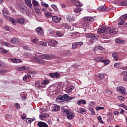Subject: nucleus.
Here are the masks:
<instances>
[{"mask_svg": "<svg viewBox=\"0 0 127 127\" xmlns=\"http://www.w3.org/2000/svg\"><path fill=\"white\" fill-rule=\"evenodd\" d=\"M81 10L82 8H81V7H76L74 9V12L75 13H79L81 12Z\"/></svg>", "mask_w": 127, "mask_h": 127, "instance_id": "obj_28", "label": "nucleus"}, {"mask_svg": "<svg viewBox=\"0 0 127 127\" xmlns=\"http://www.w3.org/2000/svg\"><path fill=\"white\" fill-rule=\"evenodd\" d=\"M57 99L60 100L62 102H64L66 100V103H69L71 100L74 99V97H69L67 94H64L63 96L59 95L58 96Z\"/></svg>", "mask_w": 127, "mask_h": 127, "instance_id": "obj_4", "label": "nucleus"}, {"mask_svg": "<svg viewBox=\"0 0 127 127\" xmlns=\"http://www.w3.org/2000/svg\"><path fill=\"white\" fill-rule=\"evenodd\" d=\"M84 21H94V18L92 17H85L84 18Z\"/></svg>", "mask_w": 127, "mask_h": 127, "instance_id": "obj_22", "label": "nucleus"}, {"mask_svg": "<svg viewBox=\"0 0 127 127\" xmlns=\"http://www.w3.org/2000/svg\"><path fill=\"white\" fill-rule=\"evenodd\" d=\"M49 76H51V78H59V77H60V74L58 72L50 73Z\"/></svg>", "mask_w": 127, "mask_h": 127, "instance_id": "obj_11", "label": "nucleus"}, {"mask_svg": "<svg viewBox=\"0 0 127 127\" xmlns=\"http://www.w3.org/2000/svg\"><path fill=\"white\" fill-rule=\"evenodd\" d=\"M49 34H52V35H55V34H56V32L54 30L50 29L49 31Z\"/></svg>", "mask_w": 127, "mask_h": 127, "instance_id": "obj_37", "label": "nucleus"}, {"mask_svg": "<svg viewBox=\"0 0 127 127\" xmlns=\"http://www.w3.org/2000/svg\"><path fill=\"white\" fill-rule=\"evenodd\" d=\"M9 21L10 22H12L14 24V25H16V22H18V23H19L20 24H23L24 23L25 20L23 18H20L18 19H17L16 21H15V19L13 18H11L9 19Z\"/></svg>", "mask_w": 127, "mask_h": 127, "instance_id": "obj_5", "label": "nucleus"}, {"mask_svg": "<svg viewBox=\"0 0 127 127\" xmlns=\"http://www.w3.org/2000/svg\"><path fill=\"white\" fill-rule=\"evenodd\" d=\"M44 14L46 18H50L51 17H52V14L51 12H46Z\"/></svg>", "mask_w": 127, "mask_h": 127, "instance_id": "obj_25", "label": "nucleus"}, {"mask_svg": "<svg viewBox=\"0 0 127 127\" xmlns=\"http://www.w3.org/2000/svg\"><path fill=\"white\" fill-rule=\"evenodd\" d=\"M4 63L0 61V67L2 68V67H4Z\"/></svg>", "mask_w": 127, "mask_h": 127, "instance_id": "obj_60", "label": "nucleus"}, {"mask_svg": "<svg viewBox=\"0 0 127 127\" xmlns=\"http://www.w3.org/2000/svg\"><path fill=\"white\" fill-rule=\"evenodd\" d=\"M26 4L30 8H32V4L31 3V1L30 0H24Z\"/></svg>", "mask_w": 127, "mask_h": 127, "instance_id": "obj_19", "label": "nucleus"}, {"mask_svg": "<svg viewBox=\"0 0 127 127\" xmlns=\"http://www.w3.org/2000/svg\"><path fill=\"white\" fill-rule=\"evenodd\" d=\"M40 56H41V58L42 59H50L51 58H52V56L48 54L42 55V54H41V55H40Z\"/></svg>", "mask_w": 127, "mask_h": 127, "instance_id": "obj_12", "label": "nucleus"}, {"mask_svg": "<svg viewBox=\"0 0 127 127\" xmlns=\"http://www.w3.org/2000/svg\"><path fill=\"white\" fill-rule=\"evenodd\" d=\"M5 73V70H4L3 69H0V74L3 75H4Z\"/></svg>", "mask_w": 127, "mask_h": 127, "instance_id": "obj_55", "label": "nucleus"}, {"mask_svg": "<svg viewBox=\"0 0 127 127\" xmlns=\"http://www.w3.org/2000/svg\"><path fill=\"white\" fill-rule=\"evenodd\" d=\"M89 111H90V112H91L92 115H95V111H94V109L90 108L89 109Z\"/></svg>", "mask_w": 127, "mask_h": 127, "instance_id": "obj_56", "label": "nucleus"}, {"mask_svg": "<svg viewBox=\"0 0 127 127\" xmlns=\"http://www.w3.org/2000/svg\"><path fill=\"white\" fill-rule=\"evenodd\" d=\"M52 19L53 21H54V22H55L56 23H58V22L60 21V18L56 16H52Z\"/></svg>", "mask_w": 127, "mask_h": 127, "instance_id": "obj_17", "label": "nucleus"}, {"mask_svg": "<svg viewBox=\"0 0 127 127\" xmlns=\"http://www.w3.org/2000/svg\"><path fill=\"white\" fill-rule=\"evenodd\" d=\"M40 45L42 46H46V45H47V43H46V42L41 41L40 42Z\"/></svg>", "mask_w": 127, "mask_h": 127, "instance_id": "obj_42", "label": "nucleus"}, {"mask_svg": "<svg viewBox=\"0 0 127 127\" xmlns=\"http://www.w3.org/2000/svg\"><path fill=\"white\" fill-rule=\"evenodd\" d=\"M101 63H104V64H105V65H109V64H110V60H102L101 61Z\"/></svg>", "mask_w": 127, "mask_h": 127, "instance_id": "obj_32", "label": "nucleus"}, {"mask_svg": "<svg viewBox=\"0 0 127 127\" xmlns=\"http://www.w3.org/2000/svg\"><path fill=\"white\" fill-rule=\"evenodd\" d=\"M10 42L12 44H15L18 42V39L17 38H12L10 39Z\"/></svg>", "mask_w": 127, "mask_h": 127, "instance_id": "obj_20", "label": "nucleus"}, {"mask_svg": "<svg viewBox=\"0 0 127 127\" xmlns=\"http://www.w3.org/2000/svg\"><path fill=\"white\" fill-rule=\"evenodd\" d=\"M98 120L99 121V123H100L101 124H104V121H103V120H102V117H101L100 116H98L97 117Z\"/></svg>", "mask_w": 127, "mask_h": 127, "instance_id": "obj_45", "label": "nucleus"}, {"mask_svg": "<svg viewBox=\"0 0 127 127\" xmlns=\"http://www.w3.org/2000/svg\"><path fill=\"white\" fill-rule=\"evenodd\" d=\"M49 44L50 45V46L55 47V46L57 45V41L54 40H50L49 42Z\"/></svg>", "mask_w": 127, "mask_h": 127, "instance_id": "obj_13", "label": "nucleus"}, {"mask_svg": "<svg viewBox=\"0 0 127 127\" xmlns=\"http://www.w3.org/2000/svg\"><path fill=\"white\" fill-rule=\"evenodd\" d=\"M121 5H127V0L123 1L120 2Z\"/></svg>", "mask_w": 127, "mask_h": 127, "instance_id": "obj_44", "label": "nucleus"}, {"mask_svg": "<svg viewBox=\"0 0 127 127\" xmlns=\"http://www.w3.org/2000/svg\"><path fill=\"white\" fill-rule=\"evenodd\" d=\"M42 5L45 7H48V6H49V5H48V4H47L45 2H43Z\"/></svg>", "mask_w": 127, "mask_h": 127, "instance_id": "obj_62", "label": "nucleus"}, {"mask_svg": "<svg viewBox=\"0 0 127 127\" xmlns=\"http://www.w3.org/2000/svg\"><path fill=\"white\" fill-rule=\"evenodd\" d=\"M115 42L116 43H125V42H126V41L124 40H121L120 39H118L117 40H115Z\"/></svg>", "mask_w": 127, "mask_h": 127, "instance_id": "obj_31", "label": "nucleus"}, {"mask_svg": "<svg viewBox=\"0 0 127 127\" xmlns=\"http://www.w3.org/2000/svg\"><path fill=\"white\" fill-rule=\"evenodd\" d=\"M106 9H107V7H106V6H104V5L100 6L98 8V10L102 11H104L106 10Z\"/></svg>", "mask_w": 127, "mask_h": 127, "instance_id": "obj_27", "label": "nucleus"}, {"mask_svg": "<svg viewBox=\"0 0 127 127\" xmlns=\"http://www.w3.org/2000/svg\"><path fill=\"white\" fill-rule=\"evenodd\" d=\"M2 13L3 16H5V17H8V16H9V13L5 10H2Z\"/></svg>", "mask_w": 127, "mask_h": 127, "instance_id": "obj_26", "label": "nucleus"}, {"mask_svg": "<svg viewBox=\"0 0 127 127\" xmlns=\"http://www.w3.org/2000/svg\"><path fill=\"white\" fill-rule=\"evenodd\" d=\"M49 117V115L46 113L42 114L40 115V119L42 120V121H44L45 120V118H48Z\"/></svg>", "mask_w": 127, "mask_h": 127, "instance_id": "obj_14", "label": "nucleus"}, {"mask_svg": "<svg viewBox=\"0 0 127 127\" xmlns=\"http://www.w3.org/2000/svg\"><path fill=\"white\" fill-rule=\"evenodd\" d=\"M88 36L90 38H98V37H100L99 35L95 34H89Z\"/></svg>", "mask_w": 127, "mask_h": 127, "instance_id": "obj_21", "label": "nucleus"}, {"mask_svg": "<svg viewBox=\"0 0 127 127\" xmlns=\"http://www.w3.org/2000/svg\"><path fill=\"white\" fill-rule=\"evenodd\" d=\"M117 99L118 100H119V101H124L125 100V97L123 96H118Z\"/></svg>", "mask_w": 127, "mask_h": 127, "instance_id": "obj_41", "label": "nucleus"}, {"mask_svg": "<svg viewBox=\"0 0 127 127\" xmlns=\"http://www.w3.org/2000/svg\"><path fill=\"white\" fill-rule=\"evenodd\" d=\"M34 61H35L36 63H39V64H41V65H44L45 64V61L42 59H38L37 57H34L33 58Z\"/></svg>", "mask_w": 127, "mask_h": 127, "instance_id": "obj_7", "label": "nucleus"}, {"mask_svg": "<svg viewBox=\"0 0 127 127\" xmlns=\"http://www.w3.org/2000/svg\"><path fill=\"white\" fill-rule=\"evenodd\" d=\"M74 4H75L76 6H78V7L82 6V5H83V4H82L81 2H80V1L78 0H76Z\"/></svg>", "mask_w": 127, "mask_h": 127, "instance_id": "obj_35", "label": "nucleus"}, {"mask_svg": "<svg viewBox=\"0 0 127 127\" xmlns=\"http://www.w3.org/2000/svg\"><path fill=\"white\" fill-rule=\"evenodd\" d=\"M49 83V80H45L43 82H42L41 84L42 85H48Z\"/></svg>", "mask_w": 127, "mask_h": 127, "instance_id": "obj_36", "label": "nucleus"}, {"mask_svg": "<svg viewBox=\"0 0 127 127\" xmlns=\"http://www.w3.org/2000/svg\"><path fill=\"white\" fill-rule=\"evenodd\" d=\"M37 126L39 127H49L46 123L43 122L38 123Z\"/></svg>", "mask_w": 127, "mask_h": 127, "instance_id": "obj_15", "label": "nucleus"}, {"mask_svg": "<svg viewBox=\"0 0 127 127\" xmlns=\"http://www.w3.org/2000/svg\"><path fill=\"white\" fill-rule=\"evenodd\" d=\"M123 81H125V82H127V76L124 75L123 77Z\"/></svg>", "mask_w": 127, "mask_h": 127, "instance_id": "obj_63", "label": "nucleus"}, {"mask_svg": "<svg viewBox=\"0 0 127 127\" xmlns=\"http://www.w3.org/2000/svg\"><path fill=\"white\" fill-rule=\"evenodd\" d=\"M82 104H83V105H86V101L83 99H80L77 101V104H78L79 106H80V105H82Z\"/></svg>", "mask_w": 127, "mask_h": 127, "instance_id": "obj_24", "label": "nucleus"}, {"mask_svg": "<svg viewBox=\"0 0 127 127\" xmlns=\"http://www.w3.org/2000/svg\"><path fill=\"white\" fill-rule=\"evenodd\" d=\"M18 8L23 14H26V15H29L31 14V11L29 9L25 8V6L23 4H20L18 5Z\"/></svg>", "mask_w": 127, "mask_h": 127, "instance_id": "obj_3", "label": "nucleus"}, {"mask_svg": "<svg viewBox=\"0 0 127 127\" xmlns=\"http://www.w3.org/2000/svg\"><path fill=\"white\" fill-rule=\"evenodd\" d=\"M112 57L113 58L114 61H118L119 60V58H118V53L115 52L114 53L112 54Z\"/></svg>", "mask_w": 127, "mask_h": 127, "instance_id": "obj_23", "label": "nucleus"}, {"mask_svg": "<svg viewBox=\"0 0 127 127\" xmlns=\"http://www.w3.org/2000/svg\"><path fill=\"white\" fill-rule=\"evenodd\" d=\"M29 74H32L33 75H35V74H37V71H33L32 70H30L28 71Z\"/></svg>", "mask_w": 127, "mask_h": 127, "instance_id": "obj_39", "label": "nucleus"}, {"mask_svg": "<svg viewBox=\"0 0 127 127\" xmlns=\"http://www.w3.org/2000/svg\"><path fill=\"white\" fill-rule=\"evenodd\" d=\"M86 112V110L84 108H81L79 110V114H82V113H85Z\"/></svg>", "mask_w": 127, "mask_h": 127, "instance_id": "obj_49", "label": "nucleus"}, {"mask_svg": "<svg viewBox=\"0 0 127 127\" xmlns=\"http://www.w3.org/2000/svg\"><path fill=\"white\" fill-rule=\"evenodd\" d=\"M122 74L123 76H127V70L123 71Z\"/></svg>", "mask_w": 127, "mask_h": 127, "instance_id": "obj_53", "label": "nucleus"}, {"mask_svg": "<svg viewBox=\"0 0 127 127\" xmlns=\"http://www.w3.org/2000/svg\"><path fill=\"white\" fill-rule=\"evenodd\" d=\"M123 64L122 63H115L114 64V67L117 69H122Z\"/></svg>", "mask_w": 127, "mask_h": 127, "instance_id": "obj_16", "label": "nucleus"}, {"mask_svg": "<svg viewBox=\"0 0 127 127\" xmlns=\"http://www.w3.org/2000/svg\"><path fill=\"white\" fill-rule=\"evenodd\" d=\"M35 86L37 87V88H39L40 89H41L42 88V85L39 82V81H36L35 83Z\"/></svg>", "mask_w": 127, "mask_h": 127, "instance_id": "obj_29", "label": "nucleus"}, {"mask_svg": "<svg viewBox=\"0 0 127 127\" xmlns=\"http://www.w3.org/2000/svg\"><path fill=\"white\" fill-rule=\"evenodd\" d=\"M0 52L2 53V54H4V53H7L8 52L7 50L3 49L1 50Z\"/></svg>", "mask_w": 127, "mask_h": 127, "instance_id": "obj_54", "label": "nucleus"}, {"mask_svg": "<svg viewBox=\"0 0 127 127\" xmlns=\"http://www.w3.org/2000/svg\"><path fill=\"white\" fill-rule=\"evenodd\" d=\"M78 47V44H77V42L74 43L72 44V48L73 49H76Z\"/></svg>", "mask_w": 127, "mask_h": 127, "instance_id": "obj_46", "label": "nucleus"}, {"mask_svg": "<svg viewBox=\"0 0 127 127\" xmlns=\"http://www.w3.org/2000/svg\"><path fill=\"white\" fill-rule=\"evenodd\" d=\"M95 109L97 111H100V110H105V108H104L103 107L98 106V107H96L95 108Z\"/></svg>", "mask_w": 127, "mask_h": 127, "instance_id": "obj_43", "label": "nucleus"}, {"mask_svg": "<svg viewBox=\"0 0 127 127\" xmlns=\"http://www.w3.org/2000/svg\"><path fill=\"white\" fill-rule=\"evenodd\" d=\"M117 91L120 94H122V95H125L126 94V88L123 87V86H119L117 88Z\"/></svg>", "mask_w": 127, "mask_h": 127, "instance_id": "obj_8", "label": "nucleus"}, {"mask_svg": "<svg viewBox=\"0 0 127 127\" xmlns=\"http://www.w3.org/2000/svg\"><path fill=\"white\" fill-rule=\"evenodd\" d=\"M21 62V60L19 59H16V63H20Z\"/></svg>", "mask_w": 127, "mask_h": 127, "instance_id": "obj_64", "label": "nucleus"}, {"mask_svg": "<svg viewBox=\"0 0 127 127\" xmlns=\"http://www.w3.org/2000/svg\"><path fill=\"white\" fill-rule=\"evenodd\" d=\"M67 25L66 26L67 29L70 30V31H73V30H74V28L69 26L68 24H67Z\"/></svg>", "mask_w": 127, "mask_h": 127, "instance_id": "obj_40", "label": "nucleus"}, {"mask_svg": "<svg viewBox=\"0 0 127 127\" xmlns=\"http://www.w3.org/2000/svg\"><path fill=\"white\" fill-rule=\"evenodd\" d=\"M2 44L4 46H6V47H11V48L14 47V46L11 45V44L6 42H2Z\"/></svg>", "mask_w": 127, "mask_h": 127, "instance_id": "obj_18", "label": "nucleus"}, {"mask_svg": "<svg viewBox=\"0 0 127 127\" xmlns=\"http://www.w3.org/2000/svg\"><path fill=\"white\" fill-rule=\"evenodd\" d=\"M62 112L64 116H67V119L68 120H72V119L75 117L72 111L66 109L64 107L62 108Z\"/></svg>", "mask_w": 127, "mask_h": 127, "instance_id": "obj_2", "label": "nucleus"}, {"mask_svg": "<svg viewBox=\"0 0 127 127\" xmlns=\"http://www.w3.org/2000/svg\"><path fill=\"white\" fill-rule=\"evenodd\" d=\"M104 79H105V76L103 74L98 73L95 75V80L98 83H103Z\"/></svg>", "mask_w": 127, "mask_h": 127, "instance_id": "obj_6", "label": "nucleus"}, {"mask_svg": "<svg viewBox=\"0 0 127 127\" xmlns=\"http://www.w3.org/2000/svg\"><path fill=\"white\" fill-rule=\"evenodd\" d=\"M52 111L53 112H58V111H60V106L57 105H54L52 107Z\"/></svg>", "mask_w": 127, "mask_h": 127, "instance_id": "obj_10", "label": "nucleus"}, {"mask_svg": "<svg viewBox=\"0 0 127 127\" xmlns=\"http://www.w3.org/2000/svg\"><path fill=\"white\" fill-rule=\"evenodd\" d=\"M52 7L53 8V9H55V10H57V6L55 4H52Z\"/></svg>", "mask_w": 127, "mask_h": 127, "instance_id": "obj_57", "label": "nucleus"}, {"mask_svg": "<svg viewBox=\"0 0 127 127\" xmlns=\"http://www.w3.org/2000/svg\"><path fill=\"white\" fill-rule=\"evenodd\" d=\"M98 33H109L111 35L116 34L118 31L114 28H110V27H102L98 29Z\"/></svg>", "mask_w": 127, "mask_h": 127, "instance_id": "obj_1", "label": "nucleus"}, {"mask_svg": "<svg viewBox=\"0 0 127 127\" xmlns=\"http://www.w3.org/2000/svg\"><path fill=\"white\" fill-rule=\"evenodd\" d=\"M32 3L33 6H36L37 5H38V4H39V3H38V1H37L35 0H32Z\"/></svg>", "mask_w": 127, "mask_h": 127, "instance_id": "obj_33", "label": "nucleus"}, {"mask_svg": "<svg viewBox=\"0 0 127 127\" xmlns=\"http://www.w3.org/2000/svg\"><path fill=\"white\" fill-rule=\"evenodd\" d=\"M103 59V57H98V58H96L95 59V61H97V62H102V61H103V60H102Z\"/></svg>", "mask_w": 127, "mask_h": 127, "instance_id": "obj_38", "label": "nucleus"}, {"mask_svg": "<svg viewBox=\"0 0 127 127\" xmlns=\"http://www.w3.org/2000/svg\"><path fill=\"white\" fill-rule=\"evenodd\" d=\"M64 55H65V56H67L68 57H69V56H70V55H71V52H70L69 51L65 52Z\"/></svg>", "mask_w": 127, "mask_h": 127, "instance_id": "obj_48", "label": "nucleus"}, {"mask_svg": "<svg viewBox=\"0 0 127 127\" xmlns=\"http://www.w3.org/2000/svg\"><path fill=\"white\" fill-rule=\"evenodd\" d=\"M121 19H127V13L123 15L121 18H120Z\"/></svg>", "mask_w": 127, "mask_h": 127, "instance_id": "obj_50", "label": "nucleus"}, {"mask_svg": "<svg viewBox=\"0 0 127 127\" xmlns=\"http://www.w3.org/2000/svg\"><path fill=\"white\" fill-rule=\"evenodd\" d=\"M35 31L38 35H43V29L41 27H38L35 29Z\"/></svg>", "mask_w": 127, "mask_h": 127, "instance_id": "obj_9", "label": "nucleus"}, {"mask_svg": "<svg viewBox=\"0 0 127 127\" xmlns=\"http://www.w3.org/2000/svg\"><path fill=\"white\" fill-rule=\"evenodd\" d=\"M76 18H75V17L74 16H69L68 17L67 20H68V21H74V20H75Z\"/></svg>", "mask_w": 127, "mask_h": 127, "instance_id": "obj_30", "label": "nucleus"}, {"mask_svg": "<svg viewBox=\"0 0 127 127\" xmlns=\"http://www.w3.org/2000/svg\"><path fill=\"white\" fill-rule=\"evenodd\" d=\"M77 46L78 45V46H82V45H83V44H84V43H83V42H76Z\"/></svg>", "mask_w": 127, "mask_h": 127, "instance_id": "obj_59", "label": "nucleus"}, {"mask_svg": "<svg viewBox=\"0 0 127 127\" xmlns=\"http://www.w3.org/2000/svg\"><path fill=\"white\" fill-rule=\"evenodd\" d=\"M26 123H27V124L31 123V118H27L26 119Z\"/></svg>", "mask_w": 127, "mask_h": 127, "instance_id": "obj_58", "label": "nucleus"}, {"mask_svg": "<svg viewBox=\"0 0 127 127\" xmlns=\"http://www.w3.org/2000/svg\"><path fill=\"white\" fill-rule=\"evenodd\" d=\"M56 34L59 36V37H61L62 36V34L60 31H57L56 32Z\"/></svg>", "mask_w": 127, "mask_h": 127, "instance_id": "obj_51", "label": "nucleus"}, {"mask_svg": "<svg viewBox=\"0 0 127 127\" xmlns=\"http://www.w3.org/2000/svg\"><path fill=\"white\" fill-rule=\"evenodd\" d=\"M67 24H64V23L62 24V28H63V29H66L67 26Z\"/></svg>", "mask_w": 127, "mask_h": 127, "instance_id": "obj_47", "label": "nucleus"}, {"mask_svg": "<svg viewBox=\"0 0 127 127\" xmlns=\"http://www.w3.org/2000/svg\"><path fill=\"white\" fill-rule=\"evenodd\" d=\"M23 70H26V67H25V66H23L17 68V71L18 72H21V71H23Z\"/></svg>", "mask_w": 127, "mask_h": 127, "instance_id": "obj_34", "label": "nucleus"}, {"mask_svg": "<svg viewBox=\"0 0 127 127\" xmlns=\"http://www.w3.org/2000/svg\"><path fill=\"white\" fill-rule=\"evenodd\" d=\"M21 119L22 120H25V119H26V114H25V113H23L21 116Z\"/></svg>", "mask_w": 127, "mask_h": 127, "instance_id": "obj_52", "label": "nucleus"}, {"mask_svg": "<svg viewBox=\"0 0 127 127\" xmlns=\"http://www.w3.org/2000/svg\"><path fill=\"white\" fill-rule=\"evenodd\" d=\"M38 41V40L37 38H34V39L32 40V42H33V43H36Z\"/></svg>", "mask_w": 127, "mask_h": 127, "instance_id": "obj_61", "label": "nucleus"}]
</instances>
